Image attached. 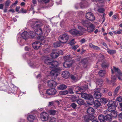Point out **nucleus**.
<instances>
[{
	"instance_id": "nucleus-1",
	"label": "nucleus",
	"mask_w": 122,
	"mask_h": 122,
	"mask_svg": "<svg viewBox=\"0 0 122 122\" xmlns=\"http://www.w3.org/2000/svg\"><path fill=\"white\" fill-rule=\"evenodd\" d=\"M42 25V24L41 22L38 21L33 22L31 25L32 27L34 30L35 32L34 35L35 37L36 36V35L38 36L41 35L42 33V30L40 27Z\"/></svg>"
},
{
	"instance_id": "nucleus-2",
	"label": "nucleus",
	"mask_w": 122,
	"mask_h": 122,
	"mask_svg": "<svg viewBox=\"0 0 122 122\" xmlns=\"http://www.w3.org/2000/svg\"><path fill=\"white\" fill-rule=\"evenodd\" d=\"M107 105L108 107V110L109 111L112 112L111 114H118L117 111L114 110L116 109V107L117 105L116 104L115 102H114L112 100H110Z\"/></svg>"
},
{
	"instance_id": "nucleus-3",
	"label": "nucleus",
	"mask_w": 122,
	"mask_h": 122,
	"mask_svg": "<svg viewBox=\"0 0 122 122\" xmlns=\"http://www.w3.org/2000/svg\"><path fill=\"white\" fill-rule=\"evenodd\" d=\"M81 92V93H77L81 94V97L85 99H87L88 100V104L90 105H92L93 104L94 99L92 96L91 95H88L87 94L82 93Z\"/></svg>"
},
{
	"instance_id": "nucleus-4",
	"label": "nucleus",
	"mask_w": 122,
	"mask_h": 122,
	"mask_svg": "<svg viewBox=\"0 0 122 122\" xmlns=\"http://www.w3.org/2000/svg\"><path fill=\"white\" fill-rule=\"evenodd\" d=\"M112 115H106L104 116L103 115H100L98 118L101 122H104L105 120L107 121H111L113 117L112 116Z\"/></svg>"
},
{
	"instance_id": "nucleus-5",
	"label": "nucleus",
	"mask_w": 122,
	"mask_h": 122,
	"mask_svg": "<svg viewBox=\"0 0 122 122\" xmlns=\"http://www.w3.org/2000/svg\"><path fill=\"white\" fill-rule=\"evenodd\" d=\"M69 38L68 35L66 34L61 35L59 37V40L61 43H65L67 42Z\"/></svg>"
},
{
	"instance_id": "nucleus-6",
	"label": "nucleus",
	"mask_w": 122,
	"mask_h": 122,
	"mask_svg": "<svg viewBox=\"0 0 122 122\" xmlns=\"http://www.w3.org/2000/svg\"><path fill=\"white\" fill-rule=\"evenodd\" d=\"M30 34L28 35V33L26 31H25L23 32L21 34V36L24 39L26 40L28 37H31L33 38L35 36L34 33L33 31H30L29 32Z\"/></svg>"
},
{
	"instance_id": "nucleus-7",
	"label": "nucleus",
	"mask_w": 122,
	"mask_h": 122,
	"mask_svg": "<svg viewBox=\"0 0 122 122\" xmlns=\"http://www.w3.org/2000/svg\"><path fill=\"white\" fill-rule=\"evenodd\" d=\"M69 31L71 34L74 36H80L82 35L83 34L82 32L75 29H72Z\"/></svg>"
},
{
	"instance_id": "nucleus-8",
	"label": "nucleus",
	"mask_w": 122,
	"mask_h": 122,
	"mask_svg": "<svg viewBox=\"0 0 122 122\" xmlns=\"http://www.w3.org/2000/svg\"><path fill=\"white\" fill-rule=\"evenodd\" d=\"M60 70L58 68H55V69L52 70L51 72V75L55 77H56L60 74Z\"/></svg>"
},
{
	"instance_id": "nucleus-9",
	"label": "nucleus",
	"mask_w": 122,
	"mask_h": 122,
	"mask_svg": "<svg viewBox=\"0 0 122 122\" xmlns=\"http://www.w3.org/2000/svg\"><path fill=\"white\" fill-rule=\"evenodd\" d=\"M86 17L87 19L91 21L94 20L95 19L93 14L91 12H88L86 13Z\"/></svg>"
},
{
	"instance_id": "nucleus-10",
	"label": "nucleus",
	"mask_w": 122,
	"mask_h": 122,
	"mask_svg": "<svg viewBox=\"0 0 122 122\" xmlns=\"http://www.w3.org/2000/svg\"><path fill=\"white\" fill-rule=\"evenodd\" d=\"M56 92L55 89L52 88L47 89L46 91V93L49 95H55Z\"/></svg>"
},
{
	"instance_id": "nucleus-11",
	"label": "nucleus",
	"mask_w": 122,
	"mask_h": 122,
	"mask_svg": "<svg viewBox=\"0 0 122 122\" xmlns=\"http://www.w3.org/2000/svg\"><path fill=\"white\" fill-rule=\"evenodd\" d=\"M42 44L38 41H36L32 44L33 48L36 49H38Z\"/></svg>"
},
{
	"instance_id": "nucleus-12",
	"label": "nucleus",
	"mask_w": 122,
	"mask_h": 122,
	"mask_svg": "<svg viewBox=\"0 0 122 122\" xmlns=\"http://www.w3.org/2000/svg\"><path fill=\"white\" fill-rule=\"evenodd\" d=\"M48 86L50 87H55L57 85L56 82L54 81H49L48 82Z\"/></svg>"
},
{
	"instance_id": "nucleus-13",
	"label": "nucleus",
	"mask_w": 122,
	"mask_h": 122,
	"mask_svg": "<svg viewBox=\"0 0 122 122\" xmlns=\"http://www.w3.org/2000/svg\"><path fill=\"white\" fill-rule=\"evenodd\" d=\"M70 73L69 71H64L62 72V76L65 78H68L69 76Z\"/></svg>"
},
{
	"instance_id": "nucleus-14",
	"label": "nucleus",
	"mask_w": 122,
	"mask_h": 122,
	"mask_svg": "<svg viewBox=\"0 0 122 122\" xmlns=\"http://www.w3.org/2000/svg\"><path fill=\"white\" fill-rule=\"evenodd\" d=\"M95 27L93 25L91 24L90 26L88 27H87V31L89 32H92L95 29Z\"/></svg>"
},
{
	"instance_id": "nucleus-15",
	"label": "nucleus",
	"mask_w": 122,
	"mask_h": 122,
	"mask_svg": "<svg viewBox=\"0 0 122 122\" xmlns=\"http://www.w3.org/2000/svg\"><path fill=\"white\" fill-rule=\"evenodd\" d=\"M52 59L49 57H47L45 59L44 63H45L49 65V67L51 62L52 61Z\"/></svg>"
},
{
	"instance_id": "nucleus-16",
	"label": "nucleus",
	"mask_w": 122,
	"mask_h": 122,
	"mask_svg": "<svg viewBox=\"0 0 122 122\" xmlns=\"http://www.w3.org/2000/svg\"><path fill=\"white\" fill-rule=\"evenodd\" d=\"M58 65V63L57 61H54L52 60V62H51V65L49 66L50 68H53L56 67Z\"/></svg>"
},
{
	"instance_id": "nucleus-17",
	"label": "nucleus",
	"mask_w": 122,
	"mask_h": 122,
	"mask_svg": "<svg viewBox=\"0 0 122 122\" xmlns=\"http://www.w3.org/2000/svg\"><path fill=\"white\" fill-rule=\"evenodd\" d=\"M50 30V27L49 25H46L45 26L43 29V31H45V33H46L47 34L49 33Z\"/></svg>"
},
{
	"instance_id": "nucleus-18",
	"label": "nucleus",
	"mask_w": 122,
	"mask_h": 122,
	"mask_svg": "<svg viewBox=\"0 0 122 122\" xmlns=\"http://www.w3.org/2000/svg\"><path fill=\"white\" fill-rule=\"evenodd\" d=\"M87 112L88 114H93L94 113V110L93 108L90 107L87 109Z\"/></svg>"
},
{
	"instance_id": "nucleus-19",
	"label": "nucleus",
	"mask_w": 122,
	"mask_h": 122,
	"mask_svg": "<svg viewBox=\"0 0 122 122\" xmlns=\"http://www.w3.org/2000/svg\"><path fill=\"white\" fill-rule=\"evenodd\" d=\"M94 96L95 98L98 99L101 97V94L99 92H95Z\"/></svg>"
},
{
	"instance_id": "nucleus-20",
	"label": "nucleus",
	"mask_w": 122,
	"mask_h": 122,
	"mask_svg": "<svg viewBox=\"0 0 122 122\" xmlns=\"http://www.w3.org/2000/svg\"><path fill=\"white\" fill-rule=\"evenodd\" d=\"M100 105L101 103L98 100H95L94 103V108L96 109L100 106Z\"/></svg>"
},
{
	"instance_id": "nucleus-21",
	"label": "nucleus",
	"mask_w": 122,
	"mask_h": 122,
	"mask_svg": "<svg viewBox=\"0 0 122 122\" xmlns=\"http://www.w3.org/2000/svg\"><path fill=\"white\" fill-rule=\"evenodd\" d=\"M71 65L69 63V62L66 61L63 64V66L64 67L66 68H68L70 67Z\"/></svg>"
},
{
	"instance_id": "nucleus-22",
	"label": "nucleus",
	"mask_w": 122,
	"mask_h": 122,
	"mask_svg": "<svg viewBox=\"0 0 122 122\" xmlns=\"http://www.w3.org/2000/svg\"><path fill=\"white\" fill-rule=\"evenodd\" d=\"M106 74V71L103 70H100L98 72L99 75L101 77H102L104 76Z\"/></svg>"
},
{
	"instance_id": "nucleus-23",
	"label": "nucleus",
	"mask_w": 122,
	"mask_h": 122,
	"mask_svg": "<svg viewBox=\"0 0 122 122\" xmlns=\"http://www.w3.org/2000/svg\"><path fill=\"white\" fill-rule=\"evenodd\" d=\"M35 119V117L33 115H29L27 117L28 120L30 122H32Z\"/></svg>"
},
{
	"instance_id": "nucleus-24",
	"label": "nucleus",
	"mask_w": 122,
	"mask_h": 122,
	"mask_svg": "<svg viewBox=\"0 0 122 122\" xmlns=\"http://www.w3.org/2000/svg\"><path fill=\"white\" fill-rule=\"evenodd\" d=\"M59 55V54L57 52H53L52 53L51 55L52 58H55L57 57Z\"/></svg>"
},
{
	"instance_id": "nucleus-25",
	"label": "nucleus",
	"mask_w": 122,
	"mask_h": 122,
	"mask_svg": "<svg viewBox=\"0 0 122 122\" xmlns=\"http://www.w3.org/2000/svg\"><path fill=\"white\" fill-rule=\"evenodd\" d=\"M67 86L64 84L61 85L60 86H57V88L59 90H63L66 89Z\"/></svg>"
},
{
	"instance_id": "nucleus-26",
	"label": "nucleus",
	"mask_w": 122,
	"mask_h": 122,
	"mask_svg": "<svg viewBox=\"0 0 122 122\" xmlns=\"http://www.w3.org/2000/svg\"><path fill=\"white\" fill-rule=\"evenodd\" d=\"M81 23L84 26L87 27L89 25V22L87 20H83L82 21Z\"/></svg>"
},
{
	"instance_id": "nucleus-27",
	"label": "nucleus",
	"mask_w": 122,
	"mask_h": 122,
	"mask_svg": "<svg viewBox=\"0 0 122 122\" xmlns=\"http://www.w3.org/2000/svg\"><path fill=\"white\" fill-rule=\"evenodd\" d=\"M108 53L110 55H112L116 53V52L115 50H111L108 48L107 49Z\"/></svg>"
},
{
	"instance_id": "nucleus-28",
	"label": "nucleus",
	"mask_w": 122,
	"mask_h": 122,
	"mask_svg": "<svg viewBox=\"0 0 122 122\" xmlns=\"http://www.w3.org/2000/svg\"><path fill=\"white\" fill-rule=\"evenodd\" d=\"M89 46L91 48H93L95 50H98L100 49V48L98 46H95L93 45L91 43H90L89 44Z\"/></svg>"
},
{
	"instance_id": "nucleus-29",
	"label": "nucleus",
	"mask_w": 122,
	"mask_h": 122,
	"mask_svg": "<svg viewBox=\"0 0 122 122\" xmlns=\"http://www.w3.org/2000/svg\"><path fill=\"white\" fill-rule=\"evenodd\" d=\"M75 87L74 90L76 92H78L80 91L81 92H83V90L82 88H81L80 87L78 86H75Z\"/></svg>"
},
{
	"instance_id": "nucleus-30",
	"label": "nucleus",
	"mask_w": 122,
	"mask_h": 122,
	"mask_svg": "<svg viewBox=\"0 0 122 122\" xmlns=\"http://www.w3.org/2000/svg\"><path fill=\"white\" fill-rule=\"evenodd\" d=\"M120 86H119L116 88L114 92L113 95L115 96L118 93V90L120 89Z\"/></svg>"
},
{
	"instance_id": "nucleus-31",
	"label": "nucleus",
	"mask_w": 122,
	"mask_h": 122,
	"mask_svg": "<svg viewBox=\"0 0 122 122\" xmlns=\"http://www.w3.org/2000/svg\"><path fill=\"white\" fill-rule=\"evenodd\" d=\"M11 2V1L10 0H7L5 2V8H8Z\"/></svg>"
},
{
	"instance_id": "nucleus-32",
	"label": "nucleus",
	"mask_w": 122,
	"mask_h": 122,
	"mask_svg": "<svg viewBox=\"0 0 122 122\" xmlns=\"http://www.w3.org/2000/svg\"><path fill=\"white\" fill-rule=\"evenodd\" d=\"M48 112L51 114H58V111L55 110H51L49 111Z\"/></svg>"
},
{
	"instance_id": "nucleus-33",
	"label": "nucleus",
	"mask_w": 122,
	"mask_h": 122,
	"mask_svg": "<svg viewBox=\"0 0 122 122\" xmlns=\"http://www.w3.org/2000/svg\"><path fill=\"white\" fill-rule=\"evenodd\" d=\"M113 69L115 72H117L119 75H120L121 74V73L120 70L118 68H116L115 67H114Z\"/></svg>"
},
{
	"instance_id": "nucleus-34",
	"label": "nucleus",
	"mask_w": 122,
	"mask_h": 122,
	"mask_svg": "<svg viewBox=\"0 0 122 122\" xmlns=\"http://www.w3.org/2000/svg\"><path fill=\"white\" fill-rule=\"evenodd\" d=\"M76 102L79 105H81L83 104L84 101L81 99H79L76 100Z\"/></svg>"
},
{
	"instance_id": "nucleus-35",
	"label": "nucleus",
	"mask_w": 122,
	"mask_h": 122,
	"mask_svg": "<svg viewBox=\"0 0 122 122\" xmlns=\"http://www.w3.org/2000/svg\"><path fill=\"white\" fill-rule=\"evenodd\" d=\"M109 65V64L106 61H105L102 63V67H106Z\"/></svg>"
},
{
	"instance_id": "nucleus-36",
	"label": "nucleus",
	"mask_w": 122,
	"mask_h": 122,
	"mask_svg": "<svg viewBox=\"0 0 122 122\" xmlns=\"http://www.w3.org/2000/svg\"><path fill=\"white\" fill-rule=\"evenodd\" d=\"M116 76H115L112 75L111 77V81L112 83L116 81Z\"/></svg>"
},
{
	"instance_id": "nucleus-37",
	"label": "nucleus",
	"mask_w": 122,
	"mask_h": 122,
	"mask_svg": "<svg viewBox=\"0 0 122 122\" xmlns=\"http://www.w3.org/2000/svg\"><path fill=\"white\" fill-rule=\"evenodd\" d=\"M68 91L67 90L60 91L59 92L60 95H65L67 94L68 93Z\"/></svg>"
},
{
	"instance_id": "nucleus-38",
	"label": "nucleus",
	"mask_w": 122,
	"mask_h": 122,
	"mask_svg": "<svg viewBox=\"0 0 122 122\" xmlns=\"http://www.w3.org/2000/svg\"><path fill=\"white\" fill-rule=\"evenodd\" d=\"M103 81L101 79H99L97 81L96 83L97 84L101 85L103 83Z\"/></svg>"
},
{
	"instance_id": "nucleus-39",
	"label": "nucleus",
	"mask_w": 122,
	"mask_h": 122,
	"mask_svg": "<svg viewBox=\"0 0 122 122\" xmlns=\"http://www.w3.org/2000/svg\"><path fill=\"white\" fill-rule=\"evenodd\" d=\"M40 117L41 119L43 121H46L48 119L47 117L44 116L43 115H41Z\"/></svg>"
},
{
	"instance_id": "nucleus-40",
	"label": "nucleus",
	"mask_w": 122,
	"mask_h": 122,
	"mask_svg": "<svg viewBox=\"0 0 122 122\" xmlns=\"http://www.w3.org/2000/svg\"><path fill=\"white\" fill-rule=\"evenodd\" d=\"M75 86H72L71 88H70L69 89V92L71 94H73L74 93L73 92V91L72 89L74 90L75 89Z\"/></svg>"
},
{
	"instance_id": "nucleus-41",
	"label": "nucleus",
	"mask_w": 122,
	"mask_h": 122,
	"mask_svg": "<svg viewBox=\"0 0 122 122\" xmlns=\"http://www.w3.org/2000/svg\"><path fill=\"white\" fill-rule=\"evenodd\" d=\"M61 45L60 43L58 42L55 43L54 44V46L55 47H59Z\"/></svg>"
},
{
	"instance_id": "nucleus-42",
	"label": "nucleus",
	"mask_w": 122,
	"mask_h": 122,
	"mask_svg": "<svg viewBox=\"0 0 122 122\" xmlns=\"http://www.w3.org/2000/svg\"><path fill=\"white\" fill-rule=\"evenodd\" d=\"M105 11V9L103 8H99L97 10V11L99 12L103 13Z\"/></svg>"
},
{
	"instance_id": "nucleus-43",
	"label": "nucleus",
	"mask_w": 122,
	"mask_h": 122,
	"mask_svg": "<svg viewBox=\"0 0 122 122\" xmlns=\"http://www.w3.org/2000/svg\"><path fill=\"white\" fill-rule=\"evenodd\" d=\"M94 118V116L93 115H89L88 119L90 120H92Z\"/></svg>"
},
{
	"instance_id": "nucleus-44",
	"label": "nucleus",
	"mask_w": 122,
	"mask_h": 122,
	"mask_svg": "<svg viewBox=\"0 0 122 122\" xmlns=\"http://www.w3.org/2000/svg\"><path fill=\"white\" fill-rule=\"evenodd\" d=\"M114 33L115 34H120L122 33V30H117V31H115Z\"/></svg>"
},
{
	"instance_id": "nucleus-45",
	"label": "nucleus",
	"mask_w": 122,
	"mask_h": 122,
	"mask_svg": "<svg viewBox=\"0 0 122 122\" xmlns=\"http://www.w3.org/2000/svg\"><path fill=\"white\" fill-rule=\"evenodd\" d=\"M78 28L81 31H85L86 30L83 27L79 25L78 26Z\"/></svg>"
},
{
	"instance_id": "nucleus-46",
	"label": "nucleus",
	"mask_w": 122,
	"mask_h": 122,
	"mask_svg": "<svg viewBox=\"0 0 122 122\" xmlns=\"http://www.w3.org/2000/svg\"><path fill=\"white\" fill-rule=\"evenodd\" d=\"M76 43V42L74 41V39H73L71 40V41L70 42L69 44L71 45H72Z\"/></svg>"
},
{
	"instance_id": "nucleus-47",
	"label": "nucleus",
	"mask_w": 122,
	"mask_h": 122,
	"mask_svg": "<svg viewBox=\"0 0 122 122\" xmlns=\"http://www.w3.org/2000/svg\"><path fill=\"white\" fill-rule=\"evenodd\" d=\"M99 56H100V58L99 59V61H101V60H103L104 59V56L103 55L101 54H100Z\"/></svg>"
},
{
	"instance_id": "nucleus-48",
	"label": "nucleus",
	"mask_w": 122,
	"mask_h": 122,
	"mask_svg": "<svg viewBox=\"0 0 122 122\" xmlns=\"http://www.w3.org/2000/svg\"><path fill=\"white\" fill-rule=\"evenodd\" d=\"M71 79L74 80H77V78L75 76L73 75H72L71 76Z\"/></svg>"
},
{
	"instance_id": "nucleus-49",
	"label": "nucleus",
	"mask_w": 122,
	"mask_h": 122,
	"mask_svg": "<svg viewBox=\"0 0 122 122\" xmlns=\"http://www.w3.org/2000/svg\"><path fill=\"white\" fill-rule=\"evenodd\" d=\"M88 88L87 86V85H85L82 86V88L83 90V91H85Z\"/></svg>"
},
{
	"instance_id": "nucleus-50",
	"label": "nucleus",
	"mask_w": 122,
	"mask_h": 122,
	"mask_svg": "<svg viewBox=\"0 0 122 122\" xmlns=\"http://www.w3.org/2000/svg\"><path fill=\"white\" fill-rule=\"evenodd\" d=\"M117 100L119 102H121L122 101V97H119L117 98Z\"/></svg>"
},
{
	"instance_id": "nucleus-51",
	"label": "nucleus",
	"mask_w": 122,
	"mask_h": 122,
	"mask_svg": "<svg viewBox=\"0 0 122 122\" xmlns=\"http://www.w3.org/2000/svg\"><path fill=\"white\" fill-rule=\"evenodd\" d=\"M70 58L69 56H65L64 59L65 60L68 61L69 60Z\"/></svg>"
},
{
	"instance_id": "nucleus-52",
	"label": "nucleus",
	"mask_w": 122,
	"mask_h": 122,
	"mask_svg": "<svg viewBox=\"0 0 122 122\" xmlns=\"http://www.w3.org/2000/svg\"><path fill=\"white\" fill-rule=\"evenodd\" d=\"M38 38H39L42 41L44 39V38L43 36L41 35L38 36Z\"/></svg>"
},
{
	"instance_id": "nucleus-53",
	"label": "nucleus",
	"mask_w": 122,
	"mask_h": 122,
	"mask_svg": "<svg viewBox=\"0 0 122 122\" xmlns=\"http://www.w3.org/2000/svg\"><path fill=\"white\" fill-rule=\"evenodd\" d=\"M77 105L75 103H73L71 105V106L73 108H76Z\"/></svg>"
},
{
	"instance_id": "nucleus-54",
	"label": "nucleus",
	"mask_w": 122,
	"mask_h": 122,
	"mask_svg": "<svg viewBox=\"0 0 122 122\" xmlns=\"http://www.w3.org/2000/svg\"><path fill=\"white\" fill-rule=\"evenodd\" d=\"M20 11L23 13H26V10L24 9L23 8L21 9Z\"/></svg>"
},
{
	"instance_id": "nucleus-55",
	"label": "nucleus",
	"mask_w": 122,
	"mask_h": 122,
	"mask_svg": "<svg viewBox=\"0 0 122 122\" xmlns=\"http://www.w3.org/2000/svg\"><path fill=\"white\" fill-rule=\"evenodd\" d=\"M78 46L77 45L73 46L72 47V49L74 50H76L78 47Z\"/></svg>"
},
{
	"instance_id": "nucleus-56",
	"label": "nucleus",
	"mask_w": 122,
	"mask_h": 122,
	"mask_svg": "<svg viewBox=\"0 0 122 122\" xmlns=\"http://www.w3.org/2000/svg\"><path fill=\"white\" fill-rule=\"evenodd\" d=\"M54 104V102H49V104L48 105V106H53Z\"/></svg>"
},
{
	"instance_id": "nucleus-57",
	"label": "nucleus",
	"mask_w": 122,
	"mask_h": 122,
	"mask_svg": "<svg viewBox=\"0 0 122 122\" xmlns=\"http://www.w3.org/2000/svg\"><path fill=\"white\" fill-rule=\"evenodd\" d=\"M86 41L85 39H82L80 41V42L82 43H83Z\"/></svg>"
},
{
	"instance_id": "nucleus-58",
	"label": "nucleus",
	"mask_w": 122,
	"mask_h": 122,
	"mask_svg": "<svg viewBox=\"0 0 122 122\" xmlns=\"http://www.w3.org/2000/svg\"><path fill=\"white\" fill-rule=\"evenodd\" d=\"M81 58V57L80 56H78L77 58L76 59V60L77 61H80Z\"/></svg>"
},
{
	"instance_id": "nucleus-59",
	"label": "nucleus",
	"mask_w": 122,
	"mask_h": 122,
	"mask_svg": "<svg viewBox=\"0 0 122 122\" xmlns=\"http://www.w3.org/2000/svg\"><path fill=\"white\" fill-rule=\"evenodd\" d=\"M37 112L36 110H34L31 113L34 114H37Z\"/></svg>"
},
{
	"instance_id": "nucleus-60",
	"label": "nucleus",
	"mask_w": 122,
	"mask_h": 122,
	"mask_svg": "<svg viewBox=\"0 0 122 122\" xmlns=\"http://www.w3.org/2000/svg\"><path fill=\"white\" fill-rule=\"evenodd\" d=\"M20 8V7L18 6L16 7L15 8V10L16 11L18 12L19 11V9Z\"/></svg>"
},
{
	"instance_id": "nucleus-61",
	"label": "nucleus",
	"mask_w": 122,
	"mask_h": 122,
	"mask_svg": "<svg viewBox=\"0 0 122 122\" xmlns=\"http://www.w3.org/2000/svg\"><path fill=\"white\" fill-rule=\"evenodd\" d=\"M107 94L108 96H111L112 94V92L110 91H109L108 92Z\"/></svg>"
},
{
	"instance_id": "nucleus-62",
	"label": "nucleus",
	"mask_w": 122,
	"mask_h": 122,
	"mask_svg": "<svg viewBox=\"0 0 122 122\" xmlns=\"http://www.w3.org/2000/svg\"><path fill=\"white\" fill-rule=\"evenodd\" d=\"M59 55H62L63 54V53L62 51L60 50L59 51Z\"/></svg>"
},
{
	"instance_id": "nucleus-63",
	"label": "nucleus",
	"mask_w": 122,
	"mask_h": 122,
	"mask_svg": "<svg viewBox=\"0 0 122 122\" xmlns=\"http://www.w3.org/2000/svg\"><path fill=\"white\" fill-rule=\"evenodd\" d=\"M102 100L104 101V102L105 103H106L107 102V100H106V99L104 98H102Z\"/></svg>"
},
{
	"instance_id": "nucleus-64",
	"label": "nucleus",
	"mask_w": 122,
	"mask_h": 122,
	"mask_svg": "<svg viewBox=\"0 0 122 122\" xmlns=\"http://www.w3.org/2000/svg\"><path fill=\"white\" fill-rule=\"evenodd\" d=\"M25 49L26 51H29L30 49V48L28 47L27 46H26L25 47Z\"/></svg>"
}]
</instances>
